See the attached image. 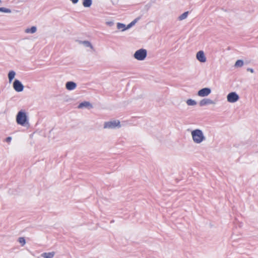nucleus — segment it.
Here are the masks:
<instances>
[{"instance_id":"nucleus-1","label":"nucleus","mask_w":258,"mask_h":258,"mask_svg":"<svg viewBox=\"0 0 258 258\" xmlns=\"http://www.w3.org/2000/svg\"><path fill=\"white\" fill-rule=\"evenodd\" d=\"M191 136L193 142L197 144H200L206 140L203 132L200 129L192 130L191 132Z\"/></svg>"},{"instance_id":"nucleus-2","label":"nucleus","mask_w":258,"mask_h":258,"mask_svg":"<svg viewBox=\"0 0 258 258\" xmlns=\"http://www.w3.org/2000/svg\"><path fill=\"white\" fill-rule=\"evenodd\" d=\"M16 122L18 124L25 126L28 124V119L26 113L23 110L19 111L16 116Z\"/></svg>"},{"instance_id":"nucleus-3","label":"nucleus","mask_w":258,"mask_h":258,"mask_svg":"<svg viewBox=\"0 0 258 258\" xmlns=\"http://www.w3.org/2000/svg\"><path fill=\"white\" fill-rule=\"evenodd\" d=\"M120 127V122L118 120L105 121L103 124V128L104 129H115Z\"/></svg>"},{"instance_id":"nucleus-4","label":"nucleus","mask_w":258,"mask_h":258,"mask_svg":"<svg viewBox=\"0 0 258 258\" xmlns=\"http://www.w3.org/2000/svg\"><path fill=\"white\" fill-rule=\"evenodd\" d=\"M147 55V51L145 49L141 48L137 50L134 54V57L138 60H144Z\"/></svg>"},{"instance_id":"nucleus-5","label":"nucleus","mask_w":258,"mask_h":258,"mask_svg":"<svg viewBox=\"0 0 258 258\" xmlns=\"http://www.w3.org/2000/svg\"><path fill=\"white\" fill-rule=\"evenodd\" d=\"M239 99L238 95L235 92L229 93L227 96V101L230 103H235Z\"/></svg>"},{"instance_id":"nucleus-6","label":"nucleus","mask_w":258,"mask_h":258,"mask_svg":"<svg viewBox=\"0 0 258 258\" xmlns=\"http://www.w3.org/2000/svg\"><path fill=\"white\" fill-rule=\"evenodd\" d=\"M211 93V90L209 88H204L200 90L197 95L201 97H205L208 96Z\"/></svg>"},{"instance_id":"nucleus-7","label":"nucleus","mask_w":258,"mask_h":258,"mask_svg":"<svg viewBox=\"0 0 258 258\" xmlns=\"http://www.w3.org/2000/svg\"><path fill=\"white\" fill-rule=\"evenodd\" d=\"M13 88L14 90L18 92H22L24 90V86L22 83L18 80H15L13 83Z\"/></svg>"},{"instance_id":"nucleus-8","label":"nucleus","mask_w":258,"mask_h":258,"mask_svg":"<svg viewBox=\"0 0 258 258\" xmlns=\"http://www.w3.org/2000/svg\"><path fill=\"white\" fill-rule=\"evenodd\" d=\"M196 58L201 62H205L207 60L205 53L202 50H200L197 53Z\"/></svg>"},{"instance_id":"nucleus-9","label":"nucleus","mask_w":258,"mask_h":258,"mask_svg":"<svg viewBox=\"0 0 258 258\" xmlns=\"http://www.w3.org/2000/svg\"><path fill=\"white\" fill-rule=\"evenodd\" d=\"M215 103L213 100L209 98H204L200 101L199 105L200 106H204L209 104H215Z\"/></svg>"},{"instance_id":"nucleus-10","label":"nucleus","mask_w":258,"mask_h":258,"mask_svg":"<svg viewBox=\"0 0 258 258\" xmlns=\"http://www.w3.org/2000/svg\"><path fill=\"white\" fill-rule=\"evenodd\" d=\"M66 87L68 90H73L76 88L77 84L73 81L67 82L66 84Z\"/></svg>"},{"instance_id":"nucleus-11","label":"nucleus","mask_w":258,"mask_h":258,"mask_svg":"<svg viewBox=\"0 0 258 258\" xmlns=\"http://www.w3.org/2000/svg\"><path fill=\"white\" fill-rule=\"evenodd\" d=\"M77 42L79 43V44H83L85 47H89L90 49L92 50H94V48L93 46L92 45L90 42L89 41L85 40V41H81V40H77Z\"/></svg>"},{"instance_id":"nucleus-12","label":"nucleus","mask_w":258,"mask_h":258,"mask_svg":"<svg viewBox=\"0 0 258 258\" xmlns=\"http://www.w3.org/2000/svg\"><path fill=\"white\" fill-rule=\"evenodd\" d=\"M55 254L54 251L43 252L40 254V257L42 258H53Z\"/></svg>"},{"instance_id":"nucleus-13","label":"nucleus","mask_w":258,"mask_h":258,"mask_svg":"<svg viewBox=\"0 0 258 258\" xmlns=\"http://www.w3.org/2000/svg\"><path fill=\"white\" fill-rule=\"evenodd\" d=\"M92 107V105L90 103V102H87V101H84V102H83L81 103L78 105V108H84V107Z\"/></svg>"},{"instance_id":"nucleus-14","label":"nucleus","mask_w":258,"mask_h":258,"mask_svg":"<svg viewBox=\"0 0 258 258\" xmlns=\"http://www.w3.org/2000/svg\"><path fill=\"white\" fill-rule=\"evenodd\" d=\"M37 31V28L36 26H32L30 28H27L25 30V32L26 33L33 34Z\"/></svg>"},{"instance_id":"nucleus-15","label":"nucleus","mask_w":258,"mask_h":258,"mask_svg":"<svg viewBox=\"0 0 258 258\" xmlns=\"http://www.w3.org/2000/svg\"><path fill=\"white\" fill-rule=\"evenodd\" d=\"M16 76V73L14 71H10L8 74V79L9 82L11 83Z\"/></svg>"},{"instance_id":"nucleus-16","label":"nucleus","mask_w":258,"mask_h":258,"mask_svg":"<svg viewBox=\"0 0 258 258\" xmlns=\"http://www.w3.org/2000/svg\"><path fill=\"white\" fill-rule=\"evenodd\" d=\"M82 4L84 7L89 8L92 4V0H83Z\"/></svg>"},{"instance_id":"nucleus-17","label":"nucleus","mask_w":258,"mask_h":258,"mask_svg":"<svg viewBox=\"0 0 258 258\" xmlns=\"http://www.w3.org/2000/svg\"><path fill=\"white\" fill-rule=\"evenodd\" d=\"M188 15V12H185L183 13V14H182L181 15H180L178 17V20L179 21H182V20L185 19L187 17Z\"/></svg>"},{"instance_id":"nucleus-18","label":"nucleus","mask_w":258,"mask_h":258,"mask_svg":"<svg viewBox=\"0 0 258 258\" xmlns=\"http://www.w3.org/2000/svg\"><path fill=\"white\" fill-rule=\"evenodd\" d=\"M186 102L188 106H194L196 105L197 103L195 100L191 99L187 100Z\"/></svg>"},{"instance_id":"nucleus-19","label":"nucleus","mask_w":258,"mask_h":258,"mask_svg":"<svg viewBox=\"0 0 258 258\" xmlns=\"http://www.w3.org/2000/svg\"><path fill=\"white\" fill-rule=\"evenodd\" d=\"M117 28L118 29H121L122 31L126 30L125 25L122 23H118L117 24Z\"/></svg>"},{"instance_id":"nucleus-20","label":"nucleus","mask_w":258,"mask_h":258,"mask_svg":"<svg viewBox=\"0 0 258 258\" xmlns=\"http://www.w3.org/2000/svg\"><path fill=\"white\" fill-rule=\"evenodd\" d=\"M0 12L6 13H11L12 11L10 9L2 7L0 8Z\"/></svg>"},{"instance_id":"nucleus-21","label":"nucleus","mask_w":258,"mask_h":258,"mask_svg":"<svg viewBox=\"0 0 258 258\" xmlns=\"http://www.w3.org/2000/svg\"><path fill=\"white\" fill-rule=\"evenodd\" d=\"M243 65V61L242 60H237L235 63V67H241Z\"/></svg>"},{"instance_id":"nucleus-22","label":"nucleus","mask_w":258,"mask_h":258,"mask_svg":"<svg viewBox=\"0 0 258 258\" xmlns=\"http://www.w3.org/2000/svg\"><path fill=\"white\" fill-rule=\"evenodd\" d=\"M19 242L22 244V246L24 245L26 243L25 239L24 237L19 238Z\"/></svg>"},{"instance_id":"nucleus-23","label":"nucleus","mask_w":258,"mask_h":258,"mask_svg":"<svg viewBox=\"0 0 258 258\" xmlns=\"http://www.w3.org/2000/svg\"><path fill=\"white\" fill-rule=\"evenodd\" d=\"M12 141V137H9L5 139V141L8 143H10Z\"/></svg>"},{"instance_id":"nucleus-24","label":"nucleus","mask_w":258,"mask_h":258,"mask_svg":"<svg viewBox=\"0 0 258 258\" xmlns=\"http://www.w3.org/2000/svg\"><path fill=\"white\" fill-rule=\"evenodd\" d=\"M139 18H136L135 19L134 21H133L132 22H131V24L133 25V26H134V25H135V24L138 22V21L139 20Z\"/></svg>"},{"instance_id":"nucleus-25","label":"nucleus","mask_w":258,"mask_h":258,"mask_svg":"<svg viewBox=\"0 0 258 258\" xmlns=\"http://www.w3.org/2000/svg\"><path fill=\"white\" fill-rule=\"evenodd\" d=\"M133 26V25L131 24V23H130L128 25H127V26L126 27V29H128L130 28H131Z\"/></svg>"},{"instance_id":"nucleus-26","label":"nucleus","mask_w":258,"mask_h":258,"mask_svg":"<svg viewBox=\"0 0 258 258\" xmlns=\"http://www.w3.org/2000/svg\"><path fill=\"white\" fill-rule=\"evenodd\" d=\"M70 1H71L72 2V3L74 4H76L78 3V2H79V0H70Z\"/></svg>"},{"instance_id":"nucleus-27","label":"nucleus","mask_w":258,"mask_h":258,"mask_svg":"<svg viewBox=\"0 0 258 258\" xmlns=\"http://www.w3.org/2000/svg\"><path fill=\"white\" fill-rule=\"evenodd\" d=\"M247 71L250 72L251 73H253L254 72V70L252 69H251V68H248L247 69Z\"/></svg>"},{"instance_id":"nucleus-28","label":"nucleus","mask_w":258,"mask_h":258,"mask_svg":"<svg viewBox=\"0 0 258 258\" xmlns=\"http://www.w3.org/2000/svg\"><path fill=\"white\" fill-rule=\"evenodd\" d=\"M107 24L109 25H111L112 24V22H108Z\"/></svg>"},{"instance_id":"nucleus-29","label":"nucleus","mask_w":258,"mask_h":258,"mask_svg":"<svg viewBox=\"0 0 258 258\" xmlns=\"http://www.w3.org/2000/svg\"><path fill=\"white\" fill-rule=\"evenodd\" d=\"M1 2H2V1H1V0H0V4L1 3Z\"/></svg>"}]
</instances>
